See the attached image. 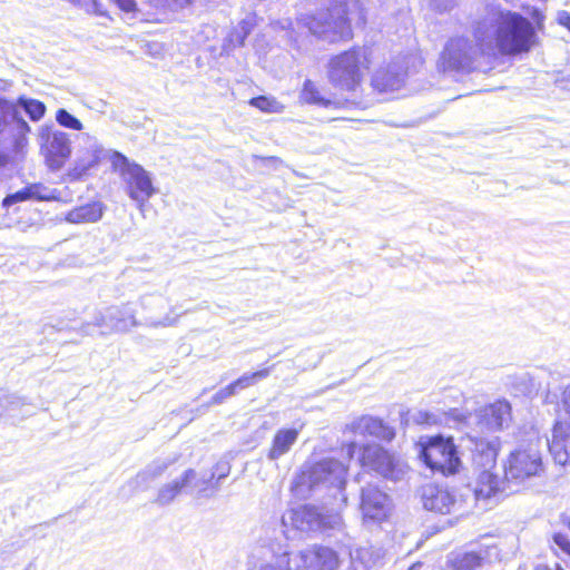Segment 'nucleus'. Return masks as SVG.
Returning <instances> with one entry per match:
<instances>
[{
	"mask_svg": "<svg viewBox=\"0 0 570 570\" xmlns=\"http://www.w3.org/2000/svg\"><path fill=\"white\" fill-rule=\"evenodd\" d=\"M463 431L462 445L471 452L476 465L494 466L500 450V440L494 433L508 428L512 421V409L508 401L498 400L471 413L451 410L448 413Z\"/></svg>",
	"mask_w": 570,
	"mask_h": 570,
	"instance_id": "1",
	"label": "nucleus"
},
{
	"mask_svg": "<svg viewBox=\"0 0 570 570\" xmlns=\"http://www.w3.org/2000/svg\"><path fill=\"white\" fill-rule=\"evenodd\" d=\"M476 35L487 58L518 56L535 45L537 33L522 14L490 4L476 21Z\"/></svg>",
	"mask_w": 570,
	"mask_h": 570,
	"instance_id": "2",
	"label": "nucleus"
},
{
	"mask_svg": "<svg viewBox=\"0 0 570 570\" xmlns=\"http://www.w3.org/2000/svg\"><path fill=\"white\" fill-rule=\"evenodd\" d=\"M346 474L347 466L344 463L336 459H323L302 468L293 480L292 491L296 497L306 499L321 489L343 490Z\"/></svg>",
	"mask_w": 570,
	"mask_h": 570,
	"instance_id": "3",
	"label": "nucleus"
},
{
	"mask_svg": "<svg viewBox=\"0 0 570 570\" xmlns=\"http://www.w3.org/2000/svg\"><path fill=\"white\" fill-rule=\"evenodd\" d=\"M370 69L364 48H352L333 56L327 65L328 81L343 91H355Z\"/></svg>",
	"mask_w": 570,
	"mask_h": 570,
	"instance_id": "4",
	"label": "nucleus"
},
{
	"mask_svg": "<svg viewBox=\"0 0 570 570\" xmlns=\"http://www.w3.org/2000/svg\"><path fill=\"white\" fill-rule=\"evenodd\" d=\"M343 10L344 7L335 3L328 10L302 17L298 23L321 40L327 42L348 40L352 38L351 24L355 23V16L346 14Z\"/></svg>",
	"mask_w": 570,
	"mask_h": 570,
	"instance_id": "5",
	"label": "nucleus"
},
{
	"mask_svg": "<svg viewBox=\"0 0 570 570\" xmlns=\"http://www.w3.org/2000/svg\"><path fill=\"white\" fill-rule=\"evenodd\" d=\"M540 439L513 450L504 462V479L509 484L520 485L527 480L540 476L544 471Z\"/></svg>",
	"mask_w": 570,
	"mask_h": 570,
	"instance_id": "6",
	"label": "nucleus"
},
{
	"mask_svg": "<svg viewBox=\"0 0 570 570\" xmlns=\"http://www.w3.org/2000/svg\"><path fill=\"white\" fill-rule=\"evenodd\" d=\"M176 317L166 315L160 320L149 316L144 323L137 321L135 312L128 305L109 306L96 314L94 324L97 327L106 328L109 332H128L141 324L149 327H167L176 323Z\"/></svg>",
	"mask_w": 570,
	"mask_h": 570,
	"instance_id": "7",
	"label": "nucleus"
},
{
	"mask_svg": "<svg viewBox=\"0 0 570 570\" xmlns=\"http://www.w3.org/2000/svg\"><path fill=\"white\" fill-rule=\"evenodd\" d=\"M39 153L51 171L60 170L71 156V140L65 131L51 125H42L37 130Z\"/></svg>",
	"mask_w": 570,
	"mask_h": 570,
	"instance_id": "8",
	"label": "nucleus"
},
{
	"mask_svg": "<svg viewBox=\"0 0 570 570\" xmlns=\"http://www.w3.org/2000/svg\"><path fill=\"white\" fill-rule=\"evenodd\" d=\"M473 41L463 37L453 38L446 43L441 56L444 70H471L478 58L485 57L476 35V22L473 27Z\"/></svg>",
	"mask_w": 570,
	"mask_h": 570,
	"instance_id": "9",
	"label": "nucleus"
},
{
	"mask_svg": "<svg viewBox=\"0 0 570 570\" xmlns=\"http://www.w3.org/2000/svg\"><path fill=\"white\" fill-rule=\"evenodd\" d=\"M420 444L422 446L421 459L430 469L443 474L458 472L460 459L451 438L444 439L442 435H435L428 438L426 441L422 439Z\"/></svg>",
	"mask_w": 570,
	"mask_h": 570,
	"instance_id": "10",
	"label": "nucleus"
},
{
	"mask_svg": "<svg viewBox=\"0 0 570 570\" xmlns=\"http://www.w3.org/2000/svg\"><path fill=\"white\" fill-rule=\"evenodd\" d=\"M358 461L364 469L391 480L401 479L407 470V465L403 461L379 444L364 445L361 449Z\"/></svg>",
	"mask_w": 570,
	"mask_h": 570,
	"instance_id": "11",
	"label": "nucleus"
},
{
	"mask_svg": "<svg viewBox=\"0 0 570 570\" xmlns=\"http://www.w3.org/2000/svg\"><path fill=\"white\" fill-rule=\"evenodd\" d=\"M117 155L122 160L120 174L125 183L126 193L139 208H142L156 193L150 174L142 166L130 163L120 154Z\"/></svg>",
	"mask_w": 570,
	"mask_h": 570,
	"instance_id": "12",
	"label": "nucleus"
},
{
	"mask_svg": "<svg viewBox=\"0 0 570 570\" xmlns=\"http://www.w3.org/2000/svg\"><path fill=\"white\" fill-rule=\"evenodd\" d=\"M250 559L256 570H291V563L294 562L287 544L271 539L255 547Z\"/></svg>",
	"mask_w": 570,
	"mask_h": 570,
	"instance_id": "13",
	"label": "nucleus"
},
{
	"mask_svg": "<svg viewBox=\"0 0 570 570\" xmlns=\"http://www.w3.org/2000/svg\"><path fill=\"white\" fill-rule=\"evenodd\" d=\"M12 140L9 146L0 142V168H17L26 158L28 149V135L31 128L23 118L12 119Z\"/></svg>",
	"mask_w": 570,
	"mask_h": 570,
	"instance_id": "14",
	"label": "nucleus"
},
{
	"mask_svg": "<svg viewBox=\"0 0 570 570\" xmlns=\"http://www.w3.org/2000/svg\"><path fill=\"white\" fill-rule=\"evenodd\" d=\"M360 510L364 523H381L392 510L390 497L374 484L362 488Z\"/></svg>",
	"mask_w": 570,
	"mask_h": 570,
	"instance_id": "15",
	"label": "nucleus"
},
{
	"mask_svg": "<svg viewBox=\"0 0 570 570\" xmlns=\"http://www.w3.org/2000/svg\"><path fill=\"white\" fill-rule=\"evenodd\" d=\"M296 570H335L338 566L336 552L327 547H308L293 559Z\"/></svg>",
	"mask_w": 570,
	"mask_h": 570,
	"instance_id": "16",
	"label": "nucleus"
},
{
	"mask_svg": "<svg viewBox=\"0 0 570 570\" xmlns=\"http://www.w3.org/2000/svg\"><path fill=\"white\" fill-rule=\"evenodd\" d=\"M82 147L78 150L73 167L69 170V177L78 180L87 175V173L96 167L102 155V146L98 139L89 134H82L80 137Z\"/></svg>",
	"mask_w": 570,
	"mask_h": 570,
	"instance_id": "17",
	"label": "nucleus"
},
{
	"mask_svg": "<svg viewBox=\"0 0 570 570\" xmlns=\"http://www.w3.org/2000/svg\"><path fill=\"white\" fill-rule=\"evenodd\" d=\"M282 524L301 532H313L325 525V522L315 507L305 504L287 510L282 517Z\"/></svg>",
	"mask_w": 570,
	"mask_h": 570,
	"instance_id": "18",
	"label": "nucleus"
},
{
	"mask_svg": "<svg viewBox=\"0 0 570 570\" xmlns=\"http://www.w3.org/2000/svg\"><path fill=\"white\" fill-rule=\"evenodd\" d=\"M214 478V473L208 480H198L193 484V488L197 490L198 495L209 497L205 493L208 484ZM196 479V472L193 469L186 470L179 479L174 480L170 483L165 484L158 491L156 502L160 505L169 504L185 488L191 487V482Z\"/></svg>",
	"mask_w": 570,
	"mask_h": 570,
	"instance_id": "19",
	"label": "nucleus"
},
{
	"mask_svg": "<svg viewBox=\"0 0 570 570\" xmlns=\"http://www.w3.org/2000/svg\"><path fill=\"white\" fill-rule=\"evenodd\" d=\"M547 444L556 463H570V422L556 420L551 439L547 440Z\"/></svg>",
	"mask_w": 570,
	"mask_h": 570,
	"instance_id": "20",
	"label": "nucleus"
},
{
	"mask_svg": "<svg viewBox=\"0 0 570 570\" xmlns=\"http://www.w3.org/2000/svg\"><path fill=\"white\" fill-rule=\"evenodd\" d=\"M422 503L426 510L446 514L454 510L456 500L446 489L426 484L422 488Z\"/></svg>",
	"mask_w": 570,
	"mask_h": 570,
	"instance_id": "21",
	"label": "nucleus"
},
{
	"mask_svg": "<svg viewBox=\"0 0 570 570\" xmlns=\"http://www.w3.org/2000/svg\"><path fill=\"white\" fill-rule=\"evenodd\" d=\"M480 466L483 468V470L479 473L473 489L475 500H489L499 493L507 492L508 489L505 484L508 483L500 481L498 475L491 472L490 469L492 466Z\"/></svg>",
	"mask_w": 570,
	"mask_h": 570,
	"instance_id": "22",
	"label": "nucleus"
},
{
	"mask_svg": "<svg viewBox=\"0 0 570 570\" xmlns=\"http://www.w3.org/2000/svg\"><path fill=\"white\" fill-rule=\"evenodd\" d=\"M301 429L302 428H283L277 430L272 439L271 448L267 451V459L269 461H277L287 454L297 442Z\"/></svg>",
	"mask_w": 570,
	"mask_h": 570,
	"instance_id": "23",
	"label": "nucleus"
},
{
	"mask_svg": "<svg viewBox=\"0 0 570 570\" xmlns=\"http://www.w3.org/2000/svg\"><path fill=\"white\" fill-rule=\"evenodd\" d=\"M405 80V72L395 63L382 68L375 72L372 79L374 89L380 92H392L399 90Z\"/></svg>",
	"mask_w": 570,
	"mask_h": 570,
	"instance_id": "24",
	"label": "nucleus"
},
{
	"mask_svg": "<svg viewBox=\"0 0 570 570\" xmlns=\"http://www.w3.org/2000/svg\"><path fill=\"white\" fill-rule=\"evenodd\" d=\"M354 432L361 435H370L383 441H392L395 436L393 428L385 424L382 420L363 416L353 424Z\"/></svg>",
	"mask_w": 570,
	"mask_h": 570,
	"instance_id": "25",
	"label": "nucleus"
},
{
	"mask_svg": "<svg viewBox=\"0 0 570 570\" xmlns=\"http://www.w3.org/2000/svg\"><path fill=\"white\" fill-rule=\"evenodd\" d=\"M106 210L101 202H91L69 210L65 220L70 224H91L99 222Z\"/></svg>",
	"mask_w": 570,
	"mask_h": 570,
	"instance_id": "26",
	"label": "nucleus"
},
{
	"mask_svg": "<svg viewBox=\"0 0 570 570\" xmlns=\"http://www.w3.org/2000/svg\"><path fill=\"white\" fill-rule=\"evenodd\" d=\"M13 104H17V110L22 108L32 121H39L46 114V106L43 102L37 99L27 98L24 96L19 97Z\"/></svg>",
	"mask_w": 570,
	"mask_h": 570,
	"instance_id": "27",
	"label": "nucleus"
},
{
	"mask_svg": "<svg viewBox=\"0 0 570 570\" xmlns=\"http://www.w3.org/2000/svg\"><path fill=\"white\" fill-rule=\"evenodd\" d=\"M29 200L52 202L59 199L60 193L42 183H32L27 185Z\"/></svg>",
	"mask_w": 570,
	"mask_h": 570,
	"instance_id": "28",
	"label": "nucleus"
},
{
	"mask_svg": "<svg viewBox=\"0 0 570 570\" xmlns=\"http://www.w3.org/2000/svg\"><path fill=\"white\" fill-rule=\"evenodd\" d=\"M336 4L344 7L343 12L355 16V24L364 26L366 22L365 0H333Z\"/></svg>",
	"mask_w": 570,
	"mask_h": 570,
	"instance_id": "29",
	"label": "nucleus"
},
{
	"mask_svg": "<svg viewBox=\"0 0 570 570\" xmlns=\"http://www.w3.org/2000/svg\"><path fill=\"white\" fill-rule=\"evenodd\" d=\"M249 105L267 114H279L284 110V105L274 97L259 96L249 100Z\"/></svg>",
	"mask_w": 570,
	"mask_h": 570,
	"instance_id": "30",
	"label": "nucleus"
},
{
	"mask_svg": "<svg viewBox=\"0 0 570 570\" xmlns=\"http://www.w3.org/2000/svg\"><path fill=\"white\" fill-rule=\"evenodd\" d=\"M482 567V558L474 552H466L455 557L453 570H478Z\"/></svg>",
	"mask_w": 570,
	"mask_h": 570,
	"instance_id": "31",
	"label": "nucleus"
},
{
	"mask_svg": "<svg viewBox=\"0 0 570 570\" xmlns=\"http://www.w3.org/2000/svg\"><path fill=\"white\" fill-rule=\"evenodd\" d=\"M301 99L306 104L328 106L330 100L321 96L320 90L312 80H305L301 91Z\"/></svg>",
	"mask_w": 570,
	"mask_h": 570,
	"instance_id": "32",
	"label": "nucleus"
},
{
	"mask_svg": "<svg viewBox=\"0 0 570 570\" xmlns=\"http://www.w3.org/2000/svg\"><path fill=\"white\" fill-rule=\"evenodd\" d=\"M168 468V463L163 460L154 461L151 464H149L144 471L137 474V482L138 483H147L158 476H160L166 469Z\"/></svg>",
	"mask_w": 570,
	"mask_h": 570,
	"instance_id": "33",
	"label": "nucleus"
},
{
	"mask_svg": "<svg viewBox=\"0 0 570 570\" xmlns=\"http://www.w3.org/2000/svg\"><path fill=\"white\" fill-rule=\"evenodd\" d=\"M268 375L269 368H264L254 373H246L230 384L235 391L238 389L243 390L254 385L256 382L267 377Z\"/></svg>",
	"mask_w": 570,
	"mask_h": 570,
	"instance_id": "34",
	"label": "nucleus"
},
{
	"mask_svg": "<svg viewBox=\"0 0 570 570\" xmlns=\"http://www.w3.org/2000/svg\"><path fill=\"white\" fill-rule=\"evenodd\" d=\"M556 420L570 422V386L560 393L556 405Z\"/></svg>",
	"mask_w": 570,
	"mask_h": 570,
	"instance_id": "35",
	"label": "nucleus"
},
{
	"mask_svg": "<svg viewBox=\"0 0 570 570\" xmlns=\"http://www.w3.org/2000/svg\"><path fill=\"white\" fill-rule=\"evenodd\" d=\"M56 121L65 128L77 131L81 130L83 127L82 122L78 118H76L73 115H71L69 111L62 108L57 110Z\"/></svg>",
	"mask_w": 570,
	"mask_h": 570,
	"instance_id": "36",
	"label": "nucleus"
},
{
	"mask_svg": "<svg viewBox=\"0 0 570 570\" xmlns=\"http://www.w3.org/2000/svg\"><path fill=\"white\" fill-rule=\"evenodd\" d=\"M22 405H24L23 400L17 395H0V416L13 415V412Z\"/></svg>",
	"mask_w": 570,
	"mask_h": 570,
	"instance_id": "37",
	"label": "nucleus"
},
{
	"mask_svg": "<svg viewBox=\"0 0 570 570\" xmlns=\"http://www.w3.org/2000/svg\"><path fill=\"white\" fill-rule=\"evenodd\" d=\"M411 421L415 424H426V425H434L438 424L439 420L438 416L433 413L417 410L412 413H409L407 422Z\"/></svg>",
	"mask_w": 570,
	"mask_h": 570,
	"instance_id": "38",
	"label": "nucleus"
},
{
	"mask_svg": "<svg viewBox=\"0 0 570 570\" xmlns=\"http://www.w3.org/2000/svg\"><path fill=\"white\" fill-rule=\"evenodd\" d=\"M27 200H29V194L26 185L23 188L17 190L16 193L7 195L2 200V206L8 208L17 203Z\"/></svg>",
	"mask_w": 570,
	"mask_h": 570,
	"instance_id": "39",
	"label": "nucleus"
},
{
	"mask_svg": "<svg viewBox=\"0 0 570 570\" xmlns=\"http://www.w3.org/2000/svg\"><path fill=\"white\" fill-rule=\"evenodd\" d=\"M253 27L252 19H244L239 24L238 29L232 35V40L236 41L238 45H243L245 38L249 35Z\"/></svg>",
	"mask_w": 570,
	"mask_h": 570,
	"instance_id": "40",
	"label": "nucleus"
},
{
	"mask_svg": "<svg viewBox=\"0 0 570 570\" xmlns=\"http://www.w3.org/2000/svg\"><path fill=\"white\" fill-rule=\"evenodd\" d=\"M236 393V391L234 390V387L232 386V384L220 389L213 397H212V401L209 404L214 405V404H220L223 403L226 399L233 396L234 394Z\"/></svg>",
	"mask_w": 570,
	"mask_h": 570,
	"instance_id": "41",
	"label": "nucleus"
},
{
	"mask_svg": "<svg viewBox=\"0 0 570 570\" xmlns=\"http://www.w3.org/2000/svg\"><path fill=\"white\" fill-rule=\"evenodd\" d=\"M553 542L558 546L564 553L570 556V540L566 534L556 533L553 535Z\"/></svg>",
	"mask_w": 570,
	"mask_h": 570,
	"instance_id": "42",
	"label": "nucleus"
},
{
	"mask_svg": "<svg viewBox=\"0 0 570 570\" xmlns=\"http://www.w3.org/2000/svg\"><path fill=\"white\" fill-rule=\"evenodd\" d=\"M164 302L163 297L160 296H154V295H146L140 298L141 307L147 309L154 305H159Z\"/></svg>",
	"mask_w": 570,
	"mask_h": 570,
	"instance_id": "43",
	"label": "nucleus"
},
{
	"mask_svg": "<svg viewBox=\"0 0 570 570\" xmlns=\"http://www.w3.org/2000/svg\"><path fill=\"white\" fill-rule=\"evenodd\" d=\"M456 3V0H431V4L439 11L451 10Z\"/></svg>",
	"mask_w": 570,
	"mask_h": 570,
	"instance_id": "44",
	"label": "nucleus"
},
{
	"mask_svg": "<svg viewBox=\"0 0 570 570\" xmlns=\"http://www.w3.org/2000/svg\"><path fill=\"white\" fill-rule=\"evenodd\" d=\"M114 1L122 11H126V12L134 11L136 8L135 0H114Z\"/></svg>",
	"mask_w": 570,
	"mask_h": 570,
	"instance_id": "45",
	"label": "nucleus"
},
{
	"mask_svg": "<svg viewBox=\"0 0 570 570\" xmlns=\"http://www.w3.org/2000/svg\"><path fill=\"white\" fill-rule=\"evenodd\" d=\"M557 21L570 31V13L568 11H559L557 14Z\"/></svg>",
	"mask_w": 570,
	"mask_h": 570,
	"instance_id": "46",
	"label": "nucleus"
},
{
	"mask_svg": "<svg viewBox=\"0 0 570 570\" xmlns=\"http://www.w3.org/2000/svg\"><path fill=\"white\" fill-rule=\"evenodd\" d=\"M194 0H169V9L177 10L189 6Z\"/></svg>",
	"mask_w": 570,
	"mask_h": 570,
	"instance_id": "47",
	"label": "nucleus"
},
{
	"mask_svg": "<svg viewBox=\"0 0 570 570\" xmlns=\"http://www.w3.org/2000/svg\"><path fill=\"white\" fill-rule=\"evenodd\" d=\"M147 2L150 7L155 9H165L169 8V0H144Z\"/></svg>",
	"mask_w": 570,
	"mask_h": 570,
	"instance_id": "48",
	"label": "nucleus"
},
{
	"mask_svg": "<svg viewBox=\"0 0 570 570\" xmlns=\"http://www.w3.org/2000/svg\"><path fill=\"white\" fill-rule=\"evenodd\" d=\"M356 449H357L356 443L351 442L343 448V451L345 452V454L347 455L348 459H352L354 453L356 452Z\"/></svg>",
	"mask_w": 570,
	"mask_h": 570,
	"instance_id": "49",
	"label": "nucleus"
},
{
	"mask_svg": "<svg viewBox=\"0 0 570 570\" xmlns=\"http://www.w3.org/2000/svg\"><path fill=\"white\" fill-rule=\"evenodd\" d=\"M257 159H261L265 163H268V164H272V165H281L283 161L281 158L276 157V156H269V157H257L255 156Z\"/></svg>",
	"mask_w": 570,
	"mask_h": 570,
	"instance_id": "50",
	"label": "nucleus"
},
{
	"mask_svg": "<svg viewBox=\"0 0 570 570\" xmlns=\"http://www.w3.org/2000/svg\"><path fill=\"white\" fill-rule=\"evenodd\" d=\"M11 120L10 117H4L1 112H0V135L4 131L7 125H8V120Z\"/></svg>",
	"mask_w": 570,
	"mask_h": 570,
	"instance_id": "51",
	"label": "nucleus"
},
{
	"mask_svg": "<svg viewBox=\"0 0 570 570\" xmlns=\"http://www.w3.org/2000/svg\"><path fill=\"white\" fill-rule=\"evenodd\" d=\"M421 567V563H415L411 567L410 570H416V568H420Z\"/></svg>",
	"mask_w": 570,
	"mask_h": 570,
	"instance_id": "52",
	"label": "nucleus"
},
{
	"mask_svg": "<svg viewBox=\"0 0 570 570\" xmlns=\"http://www.w3.org/2000/svg\"><path fill=\"white\" fill-rule=\"evenodd\" d=\"M340 521H341L340 517H335V519H334V524H338V523H340Z\"/></svg>",
	"mask_w": 570,
	"mask_h": 570,
	"instance_id": "53",
	"label": "nucleus"
},
{
	"mask_svg": "<svg viewBox=\"0 0 570 570\" xmlns=\"http://www.w3.org/2000/svg\"><path fill=\"white\" fill-rule=\"evenodd\" d=\"M226 474H227V472L222 473V474L218 476V479H223V478H225V476H226Z\"/></svg>",
	"mask_w": 570,
	"mask_h": 570,
	"instance_id": "54",
	"label": "nucleus"
},
{
	"mask_svg": "<svg viewBox=\"0 0 570 570\" xmlns=\"http://www.w3.org/2000/svg\"><path fill=\"white\" fill-rule=\"evenodd\" d=\"M505 1H507V2H510V3H512V2H514L515 0H505Z\"/></svg>",
	"mask_w": 570,
	"mask_h": 570,
	"instance_id": "55",
	"label": "nucleus"
}]
</instances>
